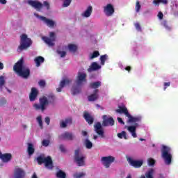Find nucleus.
Here are the masks:
<instances>
[{
  "label": "nucleus",
  "mask_w": 178,
  "mask_h": 178,
  "mask_svg": "<svg viewBox=\"0 0 178 178\" xmlns=\"http://www.w3.org/2000/svg\"><path fill=\"white\" fill-rule=\"evenodd\" d=\"M13 70L23 79H28L29 76H30V68L24 65V60L23 58H21L15 64Z\"/></svg>",
  "instance_id": "obj_1"
},
{
  "label": "nucleus",
  "mask_w": 178,
  "mask_h": 178,
  "mask_svg": "<svg viewBox=\"0 0 178 178\" xmlns=\"http://www.w3.org/2000/svg\"><path fill=\"white\" fill-rule=\"evenodd\" d=\"M33 45V40L30 39L27 34L22 33L19 39V45L17 48V52H22V51H26L29 49V47Z\"/></svg>",
  "instance_id": "obj_2"
},
{
  "label": "nucleus",
  "mask_w": 178,
  "mask_h": 178,
  "mask_svg": "<svg viewBox=\"0 0 178 178\" xmlns=\"http://www.w3.org/2000/svg\"><path fill=\"white\" fill-rule=\"evenodd\" d=\"M55 101V95L52 93L49 94L47 97H43L40 99V104H34V108L36 111H45V105H48L49 102H54Z\"/></svg>",
  "instance_id": "obj_3"
},
{
  "label": "nucleus",
  "mask_w": 178,
  "mask_h": 178,
  "mask_svg": "<svg viewBox=\"0 0 178 178\" xmlns=\"http://www.w3.org/2000/svg\"><path fill=\"white\" fill-rule=\"evenodd\" d=\"M161 158L163 159L165 165L172 163V149L169 146L165 145H161Z\"/></svg>",
  "instance_id": "obj_4"
},
{
  "label": "nucleus",
  "mask_w": 178,
  "mask_h": 178,
  "mask_svg": "<svg viewBox=\"0 0 178 178\" xmlns=\"http://www.w3.org/2000/svg\"><path fill=\"white\" fill-rule=\"evenodd\" d=\"M36 161L39 165H42V163H44V166L49 170H52L54 169V161H52V158H51L49 156L47 157L39 156L37 157Z\"/></svg>",
  "instance_id": "obj_5"
},
{
  "label": "nucleus",
  "mask_w": 178,
  "mask_h": 178,
  "mask_svg": "<svg viewBox=\"0 0 178 178\" xmlns=\"http://www.w3.org/2000/svg\"><path fill=\"white\" fill-rule=\"evenodd\" d=\"M74 159V161L76 162V165H78V166H84L85 157L83 155H81V154L80 153V149H76L75 150Z\"/></svg>",
  "instance_id": "obj_6"
},
{
  "label": "nucleus",
  "mask_w": 178,
  "mask_h": 178,
  "mask_svg": "<svg viewBox=\"0 0 178 178\" xmlns=\"http://www.w3.org/2000/svg\"><path fill=\"white\" fill-rule=\"evenodd\" d=\"M34 15L35 17H38V19H40L42 22L44 23L48 27H51V29L55 27L56 23L54 20L49 19L44 16H41L37 13H35Z\"/></svg>",
  "instance_id": "obj_7"
},
{
  "label": "nucleus",
  "mask_w": 178,
  "mask_h": 178,
  "mask_svg": "<svg viewBox=\"0 0 178 178\" xmlns=\"http://www.w3.org/2000/svg\"><path fill=\"white\" fill-rule=\"evenodd\" d=\"M76 83L77 86H83L84 83H87V74L84 72H78Z\"/></svg>",
  "instance_id": "obj_8"
},
{
  "label": "nucleus",
  "mask_w": 178,
  "mask_h": 178,
  "mask_svg": "<svg viewBox=\"0 0 178 178\" xmlns=\"http://www.w3.org/2000/svg\"><path fill=\"white\" fill-rule=\"evenodd\" d=\"M49 38L47 36L42 37L43 41L49 45V47H54L55 45V43H54V41H55V32H50L49 33Z\"/></svg>",
  "instance_id": "obj_9"
},
{
  "label": "nucleus",
  "mask_w": 178,
  "mask_h": 178,
  "mask_svg": "<svg viewBox=\"0 0 178 178\" xmlns=\"http://www.w3.org/2000/svg\"><path fill=\"white\" fill-rule=\"evenodd\" d=\"M115 162V157L112 156H103L102 157V163L105 168H110L111 164Z\"/></svg>",
  "instance_id": "obj_10"
},
{
  "label": "nucleus",
  "mask_w": 178,
  "mask_h": 178,
  "mask_svg": "<svg viewBox=\"0 0 178 178\" xmlns=\"http://www.w3.org/2000/svg\"><path fill=\"white\" fill-rule=\"evenodd\" d=\"M28 3L30 5V6H32V8L36 9L38 12H41V10L44 6V4L38 1L29 0Z\"/></svg>",
  "instance_id": "obj_11"
},
{
  "label": "nucleus",
  "mask_w": 178,
  "mask_h": 178,
  "mask_svg": "<svg viewBox=\"0 0 178 178\" xmlns=\"http://www.w3.org/2000/svg\"><path fill=\"white\" fill-rule=\"evenodd\" d=\"M119 113H124L127 118H128V122L129 123H137L141 122V117H133L130 115L129 112H120Z\"/></svg>",
  "instance_id": "obj_12"
},
{
  "label": "nucleus",
  "mask_w": 178,
  "mask_h": 178,
  "mask_svg": "<svg viewBox=\"0 0 178 178\" xmlns=\"http://www.w3.org/2000/svg\"><path fill=\"white\" fill-rule=\"evenodd\" d=\"M127 161L129 165L133 166V168H141L143 163H144L143 160H134L130 157L127 159Z\"/></svg>",
  "instance_id": "obj_13"
},
{
  "label": "nucleus",
  "mask_w": 178,
  "mask_h": 178,
  "mask_svg": "<svg viewBox=\"0 0 178 178\" xmlns=\"http://www.w3.org/2000/svg\"><path fill=\"white\" fill-rule=\"evenodd\" d=\"M104 12L106 16H112L115 13V8H113L112 4L108 3L104 7Z\"/></svg>",
  "instance_id": "obj_14"
},
{
  "label": "nucleus",
  "mask_w": 178,
  "mask_h": 178,
  "mask_svg": "<svg viewBox=\"0 0 178 178\" xmlns=\"http://www.w3.org/2000/svg\"><path fill=\"white\" fill-rule=\"evenodd\" d=\"M15 178H24L26 177V172L21 168H17L14 170Z\"/></svg>",
  "instance_id": "obj_15"
},
{
  "label": "nucleus",
  "mask_w": 178,
  "mask_h": 178,
  "mask_svg": "<svg viewBox=\"0 0 178 178\" xmlns=\"http://www.w3.org/2000/svg\"><path fill=\"white\" fill-rule=\"evenodd\" d=\"M59 140H68V141H72L74 138L73 134L70 132H65L58 136Z\"/></svg>",
  "instance_id": "obj_16"
},
{
  "label": "nucleus",
  "mask_w": 178,
  "mask_h": 178,
  "mask_svg": "<svg viewBox=\"0 0 178 178\" xmlns=\"http://www.w3.org/2000/svg\"><path fill=\"white\" fill-rule=\"evenodd\" d=\"M70 83H72V79H63L60 82L59 87L56 88L57 92H61L62 88H63L65 86H69Z\"/></svg>",
  "instance_id": "obj_17"
},
{
  "label": "nucleus",
  "mask_w": 178,
  "mask_h": 178,
  "mask_svg": "<svg viewBox=\"0 0 178 178\" xmlns=\"http://www.w3.org/2000/svg\"><path fill=\"white\" fill-rule=\"evenodd\" d=\"M94 128L95 131L99 136H101V137H104V129H102V125L101 124V122H96L94 125Z\"/></svg>",
  "instance_id": "obj_18"
},
{
  "label": "nucleus",
  "mask_w": 178,
  "mask_h": 178,
  "mask_svg": "<svg viewBox=\"0 0 178 178\" xmlns=\"http://www.w3.org/2000/svg\"><path fill=\"white\" fill-rule=\"evenodd\" d=\"M102 126L104 127L108 126H115V120H113V118L112 117L104 119L102 122Z\"/></svg>",
  "instance_id": "obj_19"
},
{
  "label": "nucleus",
  "mask_w": 178,
  "mask_h": 178,
  "mask_svg": "<svg viewBox=\"0 0 178 178\" xmlns=\"http://www.w3.org/2000/svg\"><path fill=\"white\" fill-rule=\"evenodd\" d=\"M99 69H101L99 64L97 62H93L88 69V73H91V72H97V70H99Z\"/></svg>",
  "instance_id": "obj_20"
},
{
  "label": "nucleus",
  "mask_w": 178,
  "mask_h": 178,
  "mask_svg": "<svg viewBox=\"0 0 178 178\" xmlns=\"http://www.w3.org/2000/svg\"><path fill=\"white\" fill-rule=\"evenodd\" d=\"M99 91V90L98 89H95L93 94L88 97V101L90 102L97 101V99L99 97V95H98Z\"/></svg>",
  "instance_id": "obj_21"
},
{
  "label": "nucleus",
  "mask_w": 178,
  "mask_h": 178,
  "mask_svg": "<svg viewBox=\"0 0 178 178\" xmlns=\"http://www.w3.org/2000/svg\"><path fill=\"white\" fill-rule=\"evenodd\" d=\"M38 97V90L35 88H32L31 93L29 95V99L31 102H33Z\"/></svg>",
  "instance_id": "obj_22"
},
{
  "label": "nucleus",
  "mask_w": 178,
  "mask_h": 178,
  "mask_svg": "<svg viewBox=\"0 0 178 178\" xmlns=\"http://www.w3.org/2000/svg\"><path fill=\"white\" fill-rule=\"evenodd\" d=\"M83 118L88 124H92L94 123V117L91 116L88 113H85Z\"/></svg>",
  "instance_id": "obj_23"
},
{
  "label": "nucleus",
  "mask_w": 178,
  "mask_h": 178,
  "mask_svg": "<svg viewBox=\"0 0 178 178\" xmlns=\"http://www.w3.org/2000/svg\"><path fill=\"white\" fill-rule=\"evenodd\" d=\"M0 159H1L3 162H9V161L12 159V154L9 153L0 154Z\"/></svg>",
  "instance_id": "obj_24"
},
{
  "label": "nucleus",
  "mask_w": 178,
  "mask_h": 178,
  "mask_svg": "<svg viewBox=\"0 0 178 178\" xmlns=\"http://www.w3.org/2000/svg\"><path fill=\"white\" fill-rule=\"evenodd\" d=\"M92 13V6H89L84 13L81 14L82 17H90Z\"/></svg>",
  "instance_id": "obj_25"
},
{
  "label": "nucleus",
  "mask_w": 178,
  "mask_h": 178,
  "mask_svg": "<svg viewBox=\"0 0 178 178\" xmlns=\"http://www.w3.org/2000/svg\"><path fill=\"white\" fill-rule=\"evenodd\" d=\"M27 152L29 156H31V155L34 154V152H35L34 145H33L32 143H28Z\"/></svg>",
  "instance_id": "obj_26"
},
{
  "label": "nucleus",
  "mask_w": 178,
  "mask_h": 178,
  "mask_svg": "<svg viewBox=\"0 0 178 178\" xmlns=\"http://www.w3.org/2000/svg\"><path fill=\"white\" fill-rule=\"evenodd\" d=\"M34 60L35 63H36L37 67H40V66H41V63H44V60H45V59L44 57L39 56L36 57Z\"/></svg>",
  "instance_id": "obj_27"
},
{
  "label": "nucleus",
  "mask_w": 178,
  "mask_h": 178,
  "mask_svg": "<svg viewBox=\"0 0 178 178\" xmlns=\"http://www.w3.org/2000/svg\"><path fill=\"white\" fill-rule=\"evenodd\" d=\"M136 126H129L128 127V131L131 133L134 138H137V134L136 133Z\"/></svg>",
  "instance_id": "obj_28"
},
{
  "label": "nucleus",
  "mask_w": 178,
  "mask_h": 178,
  "mask_svg": "<svg viewBox=\"0 0 178 178\" xmlns=\"http://www.w3.org/2000/svg\"><path fill=\"white\" fill-rule=\"evenodd\" d=\"M140 178H154V169L149 170L145 173V176L143 175Z\"/></svg>",
  "instance_id": "obj_29"
},
{
  "label": "nucleus",
  "mask_w": 178,
  "mask_h": 178,
  "mask_svg": "<svg viewBox=\"0 0 178 178\" xmlns=\"http://www.w3.org/2000/svg\"><path fill=\"white\" fill-rule=\"evenodd\" d=\"M80 86H74L72 88V95H76L77 94H80L81 92V88L79 87Z\"/></svg>",
  "instance_id": "obj_30"
},
{
  "label": "nucleus",
  "mask_w": 178,
  "mask_h": 178,
  "mask_svg": "<svg viewBox=\"0 0 178 178\" xmlns=\"http://www.w3.org/2000/svg\"><path fill=\"white\" fill-rule=\"evenodd\" d=\"M115 112H128L127 108L124 104L118 106V109L115 110Z\"/></svg>",
  "instance_id": "obj_31"
},
{
  "label": "nucleus",
  "mask_w": 178,
  "mask_h": 178,
  "mask_svg": "<svg viewBox=\"0 0 178 178\" xmlns=\"http://www.w3.org/2000/svg\"><path fill=\"white\" fill-rule=\"evenodd\" d=\"M67 48L70 52H73L74 54L77 51V45L74 44H69Z\"/></svg>",
  "instance_id": "obj_32"
},
{
  "label": "nucleus",
  "mask_w": 178,
  "mask_h": 178,
  "mask_svg": "<svg viewBox=\"0 0 178 178\" xmlns=\"http://www.w3.org/2000/svg\"><path fill=\"white\" fill-rule=\"evenodd\" d=\"M154 5L159 6V3H163L164 5H167L168 0H153Z\"/></svg>",
  "instance_id": "obj_33"
},
{
  "label": "nucleus",
  "mask_w": 178,
  "mask_h": 178,
  "mask_svg": "<svg viewBox=\"0 0 178 178\" xmlns=\"http://www.w3.org/2000/svg\"><path fill=\"white\" fill-rule=\"evenodd\" d=\"M90 88H94L96 90V88H99V87H101V81H96V82H92L90 83Z\"/></svg>",
  "instance_id": "obj_34"
},
{
  "label": "nucleus",
  "mask_w": 178,
  "mask_h": 178,
  "mask_svg": "<svg viewBox=\"0 0 178 178\" xmlns=\"http://www.w3.org/2000/svg\"><path fill=\"white\" fill-rule=\"evenodd\" d=\"M118 138H124V140H127V134L125 131H122L121 133L118 134Z\"/></svg>",
  "instance_id": "obj_35"
},
{
  "label": "nucleus",
  "mask_w": 178,
  "mask_h": 178,
  "mask_svg": "<svg viewBox=\"0 0 178 178\" xmlns=\"http://www.w3.org/2000/svg\"><path fill=\"white\" fill-rule=\"evenodd\" d=\"M56 177H58V178H66V173H65V172H63V170H60L56 173Z\"/></svg>",
  "instance_id": "obj_36"
},
{
  "label": "nucleus",
  "mask_w": 178,
  "mask_h": 178,
  "mask_svg": "<svg viewBox=\"0 0 178 178\" xmlns=\"http://www.w3.org/2000/svg\"><path fill=\"white\" fill-rule=\"evenodd\" d=\"M86 147L88 149H91L92 148V143L90 140L86 139L85 140Z\"/></svg>",
  "instance_id": "obj_37"
},
{
  "label": "nucleus",
  "mask_w": 178,
  "mask_h": 178,
  "mask_svg": "<svg viewBox=\"0 0 178 178\" xmlns=\"http://www.w3.org/2000/svg\"><path fill=\"white\" fill-rule=\"evenodd\" d=\"M5 76H0V90H2L3 88V86H5Z\"/></svg>",
  "instance_id": "obj_38"
},
{
  "label": "nucleus",
  "mask_w": 178,
  "mask_h": 178,
  "mask_svg": "<svg viewBox=\"0 0 178 178\" xmlns=\"http://www.w3.org/2000/svg\"><path fill=\"white\" fill-rule=\"evenodd\" d=\"M63 1V8H67V6H70V3H72V0H62Z\"/></svg>",
  "instance_id": "obj_39"
},
{
  "label": "nucleus",
  "mask_w": 178,
  "mask_h": 178,
  "mask_svg": "<svg viewBox=\"0 0 178 178\" xmlns=\"http://www.w3.org/2000/svg\"><path fill=\"white\" fill-rule=\"evenodd\" d=\"M108 59V55L104 54L100 56V61H101V65H105V60Z\"/></svg>",
  "instance_id": "obj_40"
},
{
  "label": "nucleus",
  "mask_w": 178,
  "mask_h": 178,
  "mask_svg": "<svg viewBox=\"0 0 178 178\" xmlns=\"http://www.w3.org/2000/svg\"><path fill=\"white\" fill-rule=\"evenodd\" d=\"M135 9H136V12H137V13H138V12H140V10H141V4L140 3V1H137L136 6H135Z\"/></svg>",
  "instance_id": "obj_41"
},
{
  "label": "nucleus",
  "mask_w": 178,
  "mask_h": 178,
  "mask_svg": "<svg viewBox=\"0 0 178 178\" xmlns=\"http://www.w3.org/2000/svg\"><path fill=\"white\" fill-rule=\"evenodd\" d=\"M85 176H86V173L84 172L75 173L74 175V178H83V177H85Z\"/></svg>",
  "instance_id": "obj_42"
},
{
  "label": "nucleus",
  "mask_w": 178,
  "mask_h": 178,
  "mask_svg": "<svg viewBox=\"0 0 178 178\" xmlns=\"http://www.w3.org/2000/svg\"><path fill=\"white\" fill-rule=\"evenodd\" d=\"M99 56V51H95L91 56L90 57V59H94L95 58H98V56Z\"/></svg>",
  "instance_id": "obj_43"
},
{
  "label": "nucleus",
  "mask_w": 178,
  "mask_h": 178,
  "mask_svg": "<svg viewBox=\"0 0 178 178\" xmlns=\"http://www.w3.org/2000/svg\"><path fill=\"white\" fill-rule=\"evenodd\" d=\"M147 163L149 166H154L155 165V161L152 158H149L147 159Z\"/></svg>",
  "instance_id": "obj_44"
},
{
  "label": "nucleus",
  "mask_w": 178,
  "mask_h": 178,
  "mask_svg": "<svg viewBox=\"0 0 178 178\" xmlns=\"http://www.w3.org/2000/svg\"><path fill=\"white\" fill-rule=\"evenodd\" d=\"M51 142L49 141V140H46V139H44L42 141V145L43 147H48V145H49V143Z\"/></svg>",
  "instance_id": "obj_45"
},
{
  "label": "nucleus",
  "mask_w": 178,
  "mask_h": 178,
  "mask_svg": "<svg viewBox=\"0 0 178 178\" xmlns=\"http://www.w3.org/2000/svg\"><path fill=\"white\" fill-rule=\"evenodd\" d=\"M38 123H39V126L41 129H42V118L41 116H38L37 118Z\"/></svg>",
  "instance_id": "obj_46"
},
{
  "label": "nucleus",
  "mask_w": 178,
  "mask_h": 178,
  "mask_svg": "<svg viewBox=\"0 0 178 178\" xmlns=\"http://www.w3.org/2000/svg\"><path fill=\"white\" fill-rule=\"evenodd\" d=\"M163 26L165 27V29H166V30H171V28L170 27L167 21L163 22Z\"/></svg>",
  "instance_id": "obj_47"
},
{
  "label": "nucleus",
  "mask_w": 178,
  "mask_h": 178,
  "mask_svg": "<svg viewBox=\"0 0 178 178\" xmlns=\"http://www.w3.org/2000/svg\"><path fill=\"white\" fill-rule=\"evenodd\" d=\"M60 127L61 129H65V127H67V124H66L65 121H61L60 122Z\"/></svg>",
  "instance_id": "obj_48"
},
{
  "label": "nucleus",
  "mask_w": 178,
  "mask_h": 178,
  "mask_svg": "<svg viewBox=\"0 0 178 178\" xmlns=\"http://www.w3.org/2000/svg\"><path fill=\"white\" fill-rule=\"evenodd\" d=\"M59 149L61 152H63V153L66 152V147H65L64 145H60Z\"/></svg>",
  "instance_id": "obj_49"
},
{
  "label": "nucleus",
  "mask_w": 178,
  "mask_h": 178,
  "mask_svg": "<svg viewBox=\"0 0 178 178\" xmlns=\"http://www.w3.org/2000/svg\"><path fill=\"white\" fill-rule=\"evenodd\" d=\"M3 105H6V99L5 98L0 99V106H3Z\"/></svg>",
  "instance_id": "obj_50"
},
{
  "label": "nucleus",
  "mask_w": 178,
  "mask_h": 178,
  "mask_svg": "<svg viewBox=\"0 0 178 178\" xmlns=\"http://www.w3.org/2000/svg\"><path fill=\"white\" fill-rule=\"evenodd\" d=\"M57 52L58 55H60V58H65L66 56V51H58Z\"/></svg>",
  "instance_id": "obj_51"
},
{
  "label": "nucleus",
  "mask_w": 178,
  "mask_h": 178,
  "mask_svg": "<svg viewBox=\"0 0 178 178\" xmlns=\"http://www.w3.org/2000/svg\"><path fill=\"white\" fill-rule=\"evenodd\" d=\"M38 85L40 86V87H45V85H46L45 81H44V80H40V81L38 82Z\"/></svg>",
  "instance_id": "obj_52"
},
{
  "label": "nucleus",
  "mask_w": 178,
  "mask_h": 178,
  "mask_svg": "<svg viewBox=\"0 0 178 178\" xmlns=\"http://www.w3.org/2000/svg\"><path fill=\"white\" fill-rule=\"evenodd\" d=\"M135 27L138 31H142L141 26L140 25V23H136Z\"/></svg>",
  "instance_id": "obj_53"
},
{
  "label": "nucleus",
  "mask_w": 178,
  "mask_h": 178,
  "mask_svg": "<svg viewBox=\"0 0 178 178\" xmlns=\"http://www.w3.org/2000/svg\"><path fill=\"white\" fill-rule=\"evenodd\" d=\"M65 123L67 124H72V118H66L65 120Z\"/></svg>",
  "instance_id": "obj_54"
},
{
  "label": "nucleus",
  "mask_w": 178,
  "mask_h": 178,
  "mask_svg": "<svg viewBox=\"0 0 178 178\" xmlns=\"http://www.w3.org/2000/svg\"><path fill=\"white\" fill-rule=\"evenodd\" d=\"M43 5H44V6H45V8H46V9H47V10H49L50 6H49V3H48V1H44Z\"/></svg>",
  "instance_id": "obj_55"
},
{
  "label": "nucleus",
  "mask_w": 178,
  "mask_h": 178,
  "mask_svg": "<svg viewBox=\"0 0 178 178\" xmlns=\"http://www.w3.org/2000/svg\"><path fill=\"white\" fill-rule=\"evenodd\" d=\"M164 91L168 88V87H170V82H165L164 84Z\"/></svg>",
  "instance_id": "obj_56"
},
{
  "label": "nucleus",
  "mask_w": 178,
  "mask_h": 178,
  "mask_svg": "<svg viewBox=\"0 0 178 178\" xmlns=\"http://www.w3.org/2000/svg\"><path fill=\"white\" fill-rule=\"evenodd\" d=\"M158 17L159 19H160L161 20H162V19H163V13L162 12H159L158 13Z\"/></svg>",
  "instance_id": "obj_57"
},
{
  "label": "nucleus",
  "mask_w": 178,
  "mask_h": 178,
  "mask_svg": "<svg viewBox=\"0 0 178 178\" xmlns=\"http://www.w3.org/2000/svg\"><path fill=\"white\" fill-rule=\"evenodd\" d=\"M51 122V119L49 117H46L45 118V123H47V125H49V123Z\"/></svg>",
  "instance_id": "obj_58"
},
{
  "label": "nucleus",
  "mask_w": 178,
  "mask_h": 178,
  "mask_svg": "<svg viewBox=\"0 0 178 178\" xmlns=\"http://www.w3.org/2000/svg\"><path fill=\"white\" fill-rule=\"evenodd\" d=\"M118 120L119 123H121V124H124V122H123V120L121 118H118Z\"/></svg>",
  "instance_id": "obj_59"
},
{
  "label": "nucleus",
  "mask_w": 178,
  "mask_h": 178,
  "mask_svg": "<svg viewBox=\"0 0 178 178\" xmlns=\"http://www.w3.org/2000/svg\"><path fill=\"white\" fill-rule=\"evenodd\" d=\"M0 3H1V5H6V0H0Z\"/></svg>",
  "instance_id": "obj_60"
},
{
  "label": "nucleus",
  "mask_w": 178,
  "mask_h": 178,
  "mask_svg": "<svg viewBox=\"0 0 178 178\" xmlns=\"http://www.w3.org/2000/svg\"><path fill=\"white\" fill-rule=\"evenodd\" d=\"M125 70H127V72H130V70H131V67L127 66V67H125Z\"/></svg>",
  "instance_id": "obj_61"
},
{
  "label": "nucleus",
  "mask_w": 178,
  "mask_h": 178,
  "mask_svg": "<svg viewBox=\"0 0 178 178\" xmlns=\"http://www.w3.org/2000/svg\"><path fill=\"white\" fill-rule=\"evenodd\" d=\"M87 134H88L87 131H82V135L83 136V137L87 136Z\"/></svg>",
  "instance_id": "obj_62"
},
{
  "label": "nucleus",
  "mask_w": 178,
  "mask_h": 178,
  "mask_svg": "<svg viewBox=\"0 0 178 178\" xmlns=\"http://www.w3.org/2000/svg\"><path fill=\"white\" fill-rule=\"evenodd\" d=\"M174 16L175 17H178V10H176V11L174 12Z\"/></svg>",
  "instance_id": "obj_63"
},
{
  "label": "nucleus",
  "mask_w": 178,
  "mask_h": 178,
  "mask_svg": "<svg viewBox=\"0 0 178 178\" xmlns=\"http://www.w3.org/2000/svg\"><path fill=\"white\" fill-rule=\"evenodd\" d=\"M31 178H38V177H37V174L33 173V175Z\"/></svg>",
  "instance_id": "obj_64"
}]
</instances>
